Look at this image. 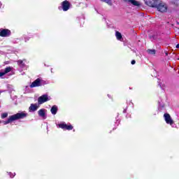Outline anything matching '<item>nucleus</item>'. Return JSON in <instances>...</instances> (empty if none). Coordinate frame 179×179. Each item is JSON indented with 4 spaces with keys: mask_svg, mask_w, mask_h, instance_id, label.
<instances>
[{
    "mask_svg": "<svg viewBox=\"0 0 179 179\" xmlns=\"http://www.w3.org/2000/svg\"><path fill=\"white\" fill-rule=\"evenodd\" d=\"M27 117V113L25 112H20L16 114L10 115L7 120L3 121V125H8L13 122V121H17V120H23Z\"/></svg>",
    "mask_w": 179,
    "mask_h": 179,
    "instance_id": "obj_1",
    "label": "nucleus"
},
{
    "mask_svg": "<svg viewBox=\"0 0 179 179\" xmlns=\"http://www.w3.org/2000/svg\"><path fill=\"white\" fill-rule=\"evenodd\" d=\"M48 83L47 80L37 78L29 85V87H31V89H33V87H40V86H44L45 85H48Z\"/></svg>",
    "mask_w": 179,
    "mask_h": 179,
    "instance_id": "obj_2",
    "label": "nucleus"
},
{
    "mask_svg": "<svg viewBox=\"0 0 179 179\" xmlns=\"http://www.w3.org/2000/svg\"><path fill=\"white\" fill-rule=\"evenodd\" d=\"M57 128H61L64 131H72L73 129V126L71 124H67L64 122H62L57 124Z\"/></svg>",
    "mask_w": 179,
    "mask_h": 179,
    "instance_id": "obj_3",
    "label": "nucleus"
},
{
    "mask_svg": "<svg viewBox=\"0 0 179 179\" xmlns=\"http://www.w3.org/2000/svg\"><path fill=\"white\" fill-rule=\"evenodd\" d=\"M155 8L159 12H167V4H166V3L164 2L161 1L160 0L159 1H158V3L157 4V6Z\"/></svg>",
    "mask_w": 179,
    "mask_h": 179,
    "instance_id": "obj_4",
    "label": "nucleus"
},
{
    "mask_svg": "<svg viewBox=\"0 0 179 179\" xmlns=\"http://www.w3.org/2000/svg\"><path fill=\"white\" fill-rule=\"evenodd\" d=\"M51 96H48V94H45L38 98V104H44V103H47V101H50L51 100Z\"/></svg>",
    "mask_w": 179,
    "mask_h": 179,
    "instance_id": "obj_5",
    "label": "nucleus"
},
{
    "mask_svg": "<svg viewBox=\"0 0 179 179\" xmlns=\"http://www.w3.org/2000/svg\"><path fill=\"white\" fill-rule=\"evenodd\" d=\"M164 118L166 124L171 125L172 128H174V120L171 118V116L169 113L164 114Z\"/></svg>",
    "mask_w": 179,
    "mask_h": 179,
    "instance_id": "obj_6",
    "label": "nucleus"
},
{
    "mask_svg": "<svg viewBox=\"0 0 179 179\" xmlns=\"http://www.w3.org/2000/svg\"><path fill=\"white\" fill-rule=\"evenodd\" d=\"M12 36V31L8 29H0V37H10Z\"/></svg>",
    "mask_w": 179,
    "mask_h": 179,
    "instance_id": "obj_7",
    "label": "nucleus"
},
{
    "mask_svg": "<svg viewBox=\"0 0 179 179\" xmlns=\"http://www.w3.org/2000/svg\"><path fill=\"white\" fill-rule=\"evenodd\" d=\"M70 8H71V3H69V1L66 0L62 2V6L59 7V10L62 9L64 12H67V10H69Z\"/></svg>",
    "mask_w": 179,
    "mask_h": 179,
    "instance_id": "obj_8",
    "label": "nucleus"
},
{
    "mask_svg": "<svg viewBox=\"0 0 179 179\" xmlns=\"http://www.w3.org/2000/svg\"><path fill=\"white\" fill-rule=\"evenodd\" d=\"M160 0H144L145 5L151 8H156Z\"/></svg>",
    "mask_w": 179,
    "mask_h": 179,
    "instance_id": "obj_9",
    "label": "nucleus"
},
{
    "mask_svg": "<svg viewBox=\"0 0 179 179\" xmlns=\"http://www.w3.org/2000/svg\"><path fill=\"white\" fill-rule=\"evenodd\" d=\"M38 115L43 118V120H45L47 118V110L45 108L40 109L38 111Z\"/></svg>",
    "mask_w": 179,
    "mask_h": 179,
    "instance_id": "obj_10",
    "label": "nucleus"
},
{
    "mask_svg": "<svg viewBox=\"0 0 179 179\" xmlns=\"http://www.w3.org/2000/svg\"><path fill=\"white\" fill-rule=\"evenodd\" d=\"M38 104L37 103H31L29 108V113H34V111H37L38 110Z\"/></svg>",
    "mask_w": 179,
    "mask_h": 179,
    "instance_id": "obj_11",
    "label": "nucleus"
},
{
    "mask_svg": "<svg viewBox=\"0 0 179 179\" xmlns=\"http://www.w3.org/2000/svg\"><path fill=\"white\" fill-rule=\"evenodd\" d=\"M26 60H18L17 64L21 69H27V66H26Z\"/></svg>",
    "mask_w": 179,
    "mask_h": 179,
    "instance_id": "obj_12",
    "label": "nucleus"
},
{
    "mask_svg": "<svg viewBox=\"0 0 179 179\" xmlns=\"http://www.w3.org/2000/svg\"><path fill=\"white\" fill-rule=\"evenodd\" d=\"M50 113L51 114H52V115H55L57 113H58V106H57L56 105L52 106L50 109Z\"/></svg>",
    "mask_w": 179,
    "mask_h": 179,
    "instance_id": "obj_13",
    "label": "nucleus"
},
{
    "mask_svg": "<svg viewBox=\"0 0 179 179\" xmlns=\"http://www.w3.org/2000/svg\"><path fill=\"white\" fill-rule=\"evenodd\" d=\"M115 37L119 41H122V40H124L122 38V34H121V33L118 31H115Z\"/></svg>",
    "mask_w": 179,
    "mask_h": 179,
    "instance_id": "obj_14",
    "label": "nucleus"
},
{
    "mask_svg": "<svg viewBox=\"0 0 179 179\" xmlns=\"http://www.w3.org/2000/svg\"><path fill=\"white\" fill-rule=\"evenodd\" d=\"M129 2H130V3L134 6H141V3L136 0H129Z\"/></svg>",
    "mask_w": 179,
    "mask_h": 179,
    "instance_id": "obj_15",
    "label": "nucleus"
},
{
    "mask_svg": "<svg viewBox=\"0 0 179 179\" xmlns=\"http://www.w3.org/2000/svg\"><path fill=\"white\" fill-rule=\"evenodd\" d=\"M158 110L161 113H164V111H166V108H164V104H159Z\"/></svg>",
    "mask_w": 179,
    "mask_h": 179,
    "instance_id": "obj_16",
    "label": "nucleus"
},
{
    "mask_svg": "<svg viewBox=\"0 0 179 179\" xmlns=\"http://www.w3.org/2000/svg\"><path fill=\"white\" fill-rule=\"evenodd\" d=\"M13 69V67H10V66H9V67H6L4 70H3L4 72H5V73L6 74V73H9V72H10V71H12Z\"/></svg>",
    "mask_w": 179,
    "mask_h": 179,
    "instance_id": "obj_17",
    "label": "nucleus"
},
{
    "mask_svg": "<svg viewBox=\"0 0 179 179\" xmlns=\"http://www.w3.org/2000/svg\"><path fill=\"white\" fill-rule=\"evenodd\" d=\"M22 38L24 39L25 43H27V41H29V40H30V38H31V37L24 34L22 36Z\"/></svg>",
    "mask_w": 179,
    "mask_h": 179,
    "instance_id": "obj_18",
    "label": "nucleus"
},
{
    "mask_svg": "<svg viewBox=\"0 0 179 179\" xmlns=\"http://www.w3.org/2000/svg\"><path fill=\"white\" fill-rule=\"evenodd\" d=\"M147 52H148V54H150V55H155V54H156V50L148 49L147 50Z\"/></svg>",
    "mask_w": 179,
    "mask_h": 179,
    "instance_id": "obj_19",
    "label": "nucleus"
},
{
    "mask_svg": "<svg viewBox=\"0 0 179 179\" xmlns=\"http://www.w3.org/2000/svg\"><path fill=\"white\" fill-rule=\"evenodd\" d=\"M5 75H6V73H5L3 70H1L0 71V79H3V76H5Z\"/></svg>",
    "mask_w": 179,
    "mask_h": 179,
    "instance_id": "obj_20",
    "label": "nucleus"
},
{
    "mask_svg": "<svg viewBox=\"0 0 179 179\" xmlns=\"http://www.w3.org/2000/svg\"><path fill=\"white\" fill-rule=\"evenodd\" d=\"M103 2H106V3H108V5H110V6H111V5H113V3L111 2V0H101Z\"/></svg>",
    "mask_w": 179,
    "mask_h": 179,
    "instance_id": "obj_21",
    "label": "nucleus"
},
{
    "mask_svg": "<svg viewBox=\"0 0 179 179\" xmlns=\"http://www.w3.org/2000/svg\"><path fill=\"white\" fill-rule=\"evenodd\" d=\"M8 176L10 177V178H13L15 176H16V173H12V172H8Z\"/></svg>",
    "mask_w": 179,
    "mask_h": 179,
    "instance_id": "obj_22",
    "label": "nucleus"
},
{
    "mask_svg": "<svg viewBox=\"0 0 179 179\" xmlns=\"http://www.w3.org/2000/svg\"><path fill=\"white\" fill-rule=\"evenodd\" d=\"M171 3H173V5L177 6V5H178V0H172L171 1Z\"/></svg>",
    "mask_w": 179,
    "mask_h": 179,
    "instance_id": "obj_23",
    "label": "nucleus"
},
{
    "mask_svg": "<svg viewBox=\"0 0 179 179\" xmlns=\"http://www.w3.org/2000/svg\"><path fill=\"white\" fill-rule=\"evenodd\" d=\"M8 117V113H4L1 114V118L3 120Z\"/></svg>",
    "mask_w": 179,
    "mask_h": 179,
    "instance_id": "obj_24",
    "label": "nucleus"
},
{
    "mask_svg": "<svg viewBox=\"0 0 179 179\" xmlns=\"http://www.w3.org/2000/svg\"><path fill=\"white\" fill-rule=\"evenodd\" d=\"M2 8H3V4L0 1V9H2Z\"/></svg>",
    "mask_w": 179,
    "mask_h": 179,
    "instance_id": "obj_25",
    "label": "nucleus"
},
{
    "mask_svg": "<svg viewBox=\"0 0 179 179\" xmlns=\"http://www.w3.org/2000/svg\"><path fill=\"white\" fill-rule=\"evenodd\" d=\"M136 62L135 60H132L131 61V65H135Z\"/></svg>",
    "mask_w": 179,
    "mask_h": 179,
    "instance_id": "obj_26",
    "label": "nucleus"
},
{
    "mask_svg": "<svg viewBox=\"0 0 179 179\" xmlns=\"http://www.w3.org/2000/svg\"><path fill=\"white\" fill-rule=\"evenodd\" d=\"M129 105H131V107H134V103L131 101H130Z\"/></svg>",
    "mask_w": 179,
    "mask_h": 179,
    "instance_id": "obj_27",
    "label": "nucleus"
},
{
    "mask_svg": "<svg viewBox=\"0 0 179 179\" xmlns=\"http://www.w3.org/2000/svg\"><path fill=\"white\" fill-rule=\"evenodd\" d=\"M123 113H124V114H125V113H127V109H124V110H123Z\"/></svg>",
    "mask_w": 179,
    "mask_h": 179,
    "instance_id": "obj_28",
    "label": "nucleus"
},
{
    "mask_svg": "<svg viewBox=\"0 0 179 179\" xmlns=\"http://www.w3.org/2000/svg\"><path fill=\"white\" fill-rule=\"evenodd\" d=\"M25 89H29V85L25 86Z\"/></svg>",
    "mask_w": 179,
    "mask_h": 179,
    "instance_id": "obj_29",
    "label": "nucleus"
},
{
    "mask_svg": "<svg viewBox=\"0 0 179 179\" xmlns=\"http://www.w3.org/2000/svg\"><path fill=\"white\" fill-rule=\"evenodd\" d=\"M176 48H179V44L176 45Z\"/></svg>",
    "mask_w": 179,
    "mask_h": 179,
    "instance_id": "obj_30",
    "label": "nucleus"
},
{
    "mask_svg": "<svg viewBox=\"0 0 179 179\" xmlns=\"http://www.w3.org/2000/svg\"><path fill=\"white\" fill-rule=\"evenodd\" d=\"M116 124H117V125H118V124H120V121L117 120Z\"/></svg>",
    "mask_w": 179,
    "mask_h": 179,
    "instance_id": "obj_31",
    "label": "nucleus"
},
{
    "mask_svg": "<svg viewBox=\"0 0 179 179\" xmlns=\"http://www.w3.org/2000/svg\"><path fill=\"white\" fill-rule=\"evenodd\" d=\"M159 87H162V83H159Z\"/></svg>",
    "mask_w": 179,
    "mask_h": 179,
    "instance_id": "obj_32",
    "label": "nucleus"
},
{
    "mask_svg": "<svg viewBox=\"0 0 179 179\" xmlns=\"http://www.w3.org/2000/svg\"><path fill=\"white\" fill-rule=\"evenodd\" d=\"M0 124H2V120H0Z\"/></svg>",
    "mask_w": 179,
    "mask_h": 179,
    "instance_id": "obj_33",
    "label": "nucleus"
},
{
    "mask_svg": "<svg viewBox=\"0 0 179 179\" xmlns=\"http://www.w3.org/2000/svg\"><path fill=\"white\" fill-rule=\"evenodd\" d=\"M124 2H127V1H128V0H123Z\"/></svg>",
    "mask_w": 179,
    "mask_h": 179,
    "instance_id": "obj_34",
    "label": "nucleus"
},
{
    "mask_svg": "<svg viewBox=\"0 0 179 179\" xmlns=\"http://www.w3.org/2000/svg\"><path fill=\"white\" fill-rule=\"evenodd\" d=\"M22 75H24V73H23Z\"/></svg>",
    "mask_w": 179,
    "mask_h": 179,
    "instance_id": "obj_35",
    "label": "nucleus"
},
{
    "mask_svg": "<svg viewBox=\"0 0 179 179\" xmlns=\"http://www.w3.org/2000/svg\"><path fill=\"white\" fill-rule=\"evenodd\" d=\"M108 97H110V95H109V94H108Z\"/></svg>",
    "mask_w": 179,
    "mask_h": 179,
    "instance_id": "obj_36",
    "label": "nucleus"
},
{
    "mask_svg": "<svg viewBox=\"0 0 179 179\" xmlns=\"http://www.w3.org/2000/svg\"><path fill=\"white\" fill-rule=\"evenodd\" d=\"M166 55H167V53H166Z\"/></svg>",
    "mask_w": 179,
    "mask_h": 179,
    "instance_id": "obj_37",
    "label": "nucleus"
}]
</instances>
